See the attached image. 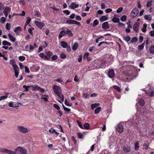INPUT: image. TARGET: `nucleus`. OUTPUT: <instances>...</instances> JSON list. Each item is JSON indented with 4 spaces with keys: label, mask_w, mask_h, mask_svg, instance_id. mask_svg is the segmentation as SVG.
<instances>
[{
    "label": "nucleus",
    "mask_w": 154,
    "mask_h": 154,
    "mask_svg": "<svg viewBox=\"0 0 154 154\" xmlns=\"http://www.w3.org/2000/svg\"><path fill=\"white\" fill-rule=\"evenodd\" d=\"M10 40L13 42H15L16 40L15 38L13 36L11 33H9L8 35Z\"/></svg>",
    "instance_id": "412c9836"
},
{
    "label": "nucleus",
    "mask_w": 154,
    "mask_h": 154,
    "mask_svg": "<svg viewBox=\"0 0 154 154\" xmlns=\"http://www.w3.org/2000/svg\"><path fill=\"white\" fill-rule=\"evenodd\" d=\"M113 87L114 89L117 90V91L119 92H120L121 91L120 88L117 85H114L113 86Z\"/></svg>",
    "instance_id": "09e8293b"
},
{
    "label": "nucleus",
    "mask_w": 154,
    "mask_h": 154,
    "mask_svg": "<svg viewBox=\"0 0 154 154\" xmlns=\"http://www.w3.org/2000/svg\"><path fill=\"white\" fill-rule=\"evenodd\" d=\"M145 44V42H144L142 44L139 45L138 47V49L140 50H142L144 47Z\"/></svg>",
    "instance_id": "2f4dec72"
},
{
    "label": "nucleus",
    "mask_w": 154,
    "mask_h": 154,
    "mask_svg": "<svg viewBox=\"0 0 154 154\" xmlns=\"http://www.w3.org/2000/svg\"><path fill=\"white\" fill-rule=\"evenodd\" d=\"M89 124L87 123H85L83 125L84 128L86 129H88L89 128Z\"/></svg>",
    "instance_id": "de8ad7c7"
},
{
    "label": "nucleus",
    "mask_w": 154,
    "mask_h": 154,
    "mask_svg": "<svg viewBox=\"0 0 154 154\" xmlns=\"http://www.w3.org/2000/svg\"><path fill=\"white\" fill-rule=\"evenodd\" d=\"M99 24V22L97 20H94L93 23V24L92 27H95L97 25Z\"/></svg>",
    "instance_id": "4c0bfd02"
},
{
    "label": "nucleus",
    "mask_w": 154,
    "mask_h": 154,
    "mask_svg": "<svg viewBox=\"0 0 154 154\" xmlns=\"http://www.w3.org/2000/svg\"><path fill=\"white\" fill-rule=\"evenodd\" d=\"M127 16L126 15H124L122 16L121 18V20L122 21H125L127 19Z\"/></svg>",
    "instance_id": "8fccbe9b"
},
{
    "label": "nucleus",
    "mask_w": 154,
    "mask_h": 154,
    "mask_svg": "<svg viewBox=\"0 0 154 154\" xmlns=\"http://www.w3.org/2000/svg\"><path fill=\"white\" fill-rule=\"evenodd\" d=\"M139 10L136 7L134 8L130 14V16L132 18H135L137 15L139 13Z\"/></svg>",
    "instance_id": "7ed1b4c3"
},
{
    "label": "nucleus",
    "mask_w": 154,
    "mask_h": 154,
    "mask_svg": "<svg viewBox=\"0 0 154 154\" xmlns=\"http://www.w3.org/2000/svg\"><path fill=\"white\" fill-rule=\"evenodd\" d=\"M34 29V28L33 27H32L28 29V32L30 34L32 35V31Z\"/></svg>",
    "instance_id": "603ef678"
},
{
    "label": "nucleus",
    "mask_w": 154,
    "mask_h": 154,
    "mask_svg": "<svg viewBox=\"0 0 154 154\" xmlns=\"http://www.w3.org/2000/svg\"><path fill=\"white\" fill-rule=\"evenodd\" d=\"M19 60L22 61H24L25 60V57L23 56H20L19 57Z\"/></svg>",
    "instance_id": "5fc2aeb1"
},
{
    "label": "nucleus",
    "mask_w": 154,
    "mask_h": 154,
    "mask_svg": "<svg viewBox=\"0 0 154 154\" xmlns=\"http://www.w3.org/2000/svg\"><path fill=\"white\" fill-rule=\"evenodd\" d=\"M146 95L149 96H153L154 94V91L150 89L149 91H147L146 92Z\"/></svg>",
    "instance_id": "f8f14e48"
},
{
    "label": "nucleus",
    "mask_w": 154,
    "mask_h": 154,
    "mask_svg": "<svg viewBox=\"0 0 154 154\" xmlns=\"http://www.w3.org/2000/svg\"><path fill=\"white\" fill-rule=\"evenodd\" d=\"M13 67L14 68V72L18 71L19 68L16 65H15V66H13Z\"/></svg>",
    "instance_id": "6e6d98bb"
},
{
    "label": "nucleus",
    "mask_w": 154,
    "mask_h": 154,
    "mask_svg": "<svg viewBox=\"0 0 154 154\" xmlns=\"http://www.w3.org/2000/svg\"><path fill=\"white\" fill-rule=\"evenodd\" d=\"M138 40L137 38L136 37H134L131 38L130 42L131 43H135Z\"/></svg>",
    "instance_id": "f704fd0d"
},
{
    "label": "nucleus",
    "mask_w": 154,
    "mask_h": 154,
    "mask_svg": "<svg viewBox=\"0 0 154 154\" xmlns=\"http://www.w3.org/2000/svg\"><path fill=\"white\" fill-rule=\"evenodd\" d=\"M115 75L114 71L113 69H109L108 72V75L110 78H113Z\"/></svg>",
    "instance_id": "9d476101"
},
{
    "label": "nucleus",
    "mask_w": 154,
    "mask_h": 154,
    "mask_svg": "<svg viewBox=\"0 0 154 154\" xmlns=\"http://www.w3.org/2000/svg\"><path fill=\"white\" fill-rule=\"evenodd\" d=\"M21 30V28L20 26H17L14 28V31L16 35H19Z\"/></svg>",
    "instance_id": "9b49d317"
},
{
    "label": "nucleus",
    "mask_w": 154,
    "mask_h": 154,
    "mask_svg": "<svg viewBox=\"0 0 154 154\" xmlns=\"http://www.w3.org/2000/svg\"><path fill=\"white\" fill-rule=\"evenodd\" d=\"M131 39V37L129 35H126L123 37V39L126 42H128Z\"/></svg>",
    "instance_id": "bb28decb"
},
{
    "label": "nucleus",
    "mask_w": 154,
    "mask_h": 154,
    "mask_svg": "<svg viewBox=\"0 0 154 154\" xmlns=\"http://www.w3.org/2000/svg\"><path fill=\"white\" fill-rule=\"evenodd\" d=\"M77 124H78L79 126V127L82 128V129H83V127L82 126V123L79 120H78L77 121Z\"/></svg>",
    "instance_id": "3c124183"
},
{
    "label": "nucleus",
    "mask_w": 154,
    "mask_h": 154,
    "mask_svg": "<svg viewBox=\"0 0 154 154\" xmlns=\"http://www.w3.org/2000/svg\"><path fill=\"white\" fill-rule=\"evenodd\" d=\"M57 99L58 100V101L61 103H62L64 100L63 97H57Z\"/></svg>",
    "instance_id": "58836bf2"
},
{
    "label": "nucleus",
    "mask_w": 154,
    "mask_h": 154,
    "mask_svg": "<svg viewBox=\"0 0 154 154\" xmlns=\"http://www.w3.org/2000/svg\"><path fill=\"white\" fill-rule=\"evenodd\" d=\"M6 153L9 154H16L15 152L7 149L6 150Z\"/></svg>",
    "instance_id": "5701e85b"
},
{
    "label": "nucleus",
    "mask_w": 154,
    "mask_h": 154,
    "mask_svg": "<svg viewBox=\"0 0 154 154\" xmlns=\"http://www.w3.org/2000/svg\"><path fill=\"white\" fill-rule=\"evenodd\" d=\"M138 118L137 119V118H136L135 119V123H136V124H135V125H136V126H138V125H137V122H138V124H140V123H142V124H143V120L142 119H139L140 118V117L139 116H138Z\"/></svg>",
    "instance_id": "2eb2a0df"
},
{
    "label": "nucleus",
    "mask_w": 154,
    "mask_h": 154,
    "mask_svg": "<svg viewBox=\"0 0 154 154\" xmlns=\"http://www.w3.org/2000/svg\"><path fill=\"white\" fill-rule=\"evenodd\" d=\"M6 29L7 30H9L11 28V24L10 23H7L6 25Z\"/></svg>",
    "instance_id": "13d9d810"
},
{
    "label": "nucleus",
    "mask_w": 154,
    "mask_h": 154,
    "mask_svg": "<svg viewBox=\"0 0 154 154\" xmlns=\"http://www.w3.org/2000/svg\"><path fill=\"white\" fill-rule=\"evenodd\" d=\"M53 106L54 107L57 109L59 110L60 109V107L57 104H54Z\"/></svg>",
    "instance_id": "774afa93"
},
{
    "label": "nucleus",
    "mask_w": 154,
    "mask_h": 154,
    "mask_svg": "<svg viewBox=\"0 0 154 154\" xmlns=\"http://www.w3.org/2000/svg\"><path fill=\"white\" fill-rule=\"evenodd\" d=\"M140 23L138 22H136L134 24L133 26V29L134 31L138 32L139 30Z\"/></svg>",
    "instance_id": "0eeeda50"
},
{
    "label": "nucleus",
    "mask_w": 154,
    "mask_h": 154,
    "mask_svg": "<svg viewBox=\"0 0 154 154\" xmlns=\"http://www.w3.org/2000/svg\"><path fill=\"white\" fill-rule=\"evenodd\" d=\"M147 26V25L146 24L144 23L143 24V28L142 29V30H141L143 32H146Z\"/></svg>",
    "instance_id": "e433bc0d"
},
{
    "label": "nucleus",
    "mask_w": 154,
    "mask_h": 154,
    "mask_svg": "<svg viewBox=\"0 0 154 154\" xmlns=\"http://www.w3.org/2000/svg\"><path fill=\"white\" fill-rule=\"evenodd\" d=\"M34 23L40 29H41L45 25V24L43 23L37 21H35Z\"/></svg>",
    "instance_id": "6e6552de"
},
{
    "label": "nucleus",
    "mask_w": 154,
    "mask_h": 154,
    "mask_svg": "<svg viewBox=\"0 0 154 154\" xmlns=\"http://www.w3.org/2000/svg\"><path fill=\"white\" fill-rule=\"evenodd\" d=\"M123 151L126 153L129 152L130 151V148L129 147H124L123 148Z\"/></svg>",
    "instance_id": "cd10ccee"
},
{
    "label": "nucleus",
    "mask_w": 154,
    "mask_h": 154,
    "mask_svg": "<svg viewBox=\"0 0 154 154\" xmlns=\"http://www.w3.org/2000/svg\"><path fill=\"white\" fill-rule=\"evenodd\" d=\"M16 151H19L20 154H28L26 149L20 146H18L15 149Z\"/></svg>",
    "instance_id": "20e7f679"
},
{
    "label": "nucleus",
    "mask_w": 154,
    "mask_h": 154,
    "mask_svg": "<svg viewBox=\"0 0 154 154\" xmlns=\"http://www.w3.org/2000/svg\"><path fill=\"white\" fill-rule=\"evenodd\" d=\"M108 19V18L107 17L105 16H102L100 18V21L101 22H103L105 21H106Z\"/></svg>",
    "instance_id": "393cba45"
},
{
    "label": "nucleus",
    "mask_w": 154,
    "mask_h": 154,
    "mask_svg": "<svg viewBox=\"0 0 154 154\" xmlns=\"http://www.w3.org/2000/svg\"><path fill=\"white\" fill-rule=\"evenodd\" d=\"M5 7L3 4L0 2V11H2L3 9H4Z\"/></svg>",
    "instance_id": "680f3d73"
},
{
    "label": "nucleus",
    "mask_w": 154,
    "mask_h": 154,
    "mask_svg": "<svg viewBox=\"0 0 154 154\" xmlns=\"http://www.w3.org/2000/svg\"><path fill=\"white\" fill-rule=\"evenodd\" d=\"M46 57L48 58L47 59V60H49L51 56L53 55V53L51 51H49L46 53Z\"/></svg>",
    "instance_id": "dca6fc26"
},
{
    "label": "nucleus",
    "mask_w": 154,
    "mask_h": 154,
    "mask_svg": "<svg viewBox=\"0 0 154 154\" xmlns=\"http://www.w3.org/2000/svg\"><path fill=\"white\" fill-rule=\"evenodd\" d=\"M35 15H36L37 17H40L41 15L39 11H36L35 12Z\"/></svg>",
    "instance_id": "49530a36"
},
{
    "label": "nucleus",
    "mask_w": 154,
    "mask_h": 154,
    "mask_svg": "<svg viewBox=\"0 0 154 154\" xmlns=\"http://www.w3.org/2000/svg\"><path fill=\"white\" fill-rule=\"evenodd\" d=\"M15 63V60L14 59H12L10 60V64L12 66H15L16 64H14Z\"/></svg>",
    "instance_id": "052dcab7"
},
{
    "label": "nucleus",
    "mask_w": 154,
    "mask_h": 154,
    "mask_svg": "<svg viewBox=\"0 0 154 154\" xmlns=\"http://www.w3.org/2000/svg\"><path fill=\"white\" fill-rule=\"evenodd\" d=\"M66 23L67 24H75L79 26H80L81 25V23L79 22L74 20L68 19L66 20Z\"/></svg>",
    "instance_id": "39448f33"
},
{
    "label": "nucleus",
    "mask_w": 154,
    "mask_h": 154,
    "mask_svg": "<svg viewBox=\"0 0 154 154\" xmlns=\"http://www.w3.org/2000/svg\"><path fill=\"white\" fill-rule=\"evenodd\" d=\"M19 104L22 105V103L18 102H14L11 101L9 102L8 106L10 107L16 108V107H18L19 106L18 105Z\"/></svg>",
    "instance_id": "423d86ee"
},
{
    "label": "nucleus",
    "mask_w": 154,
    "mask_h": 154,
    "mask_svg": "<svg viewBox=\"0 0 154 154\" xmlns=\"http://www.w3.org/2000/svg\"><path fill=\"white\" fill-rule=\"evenodd\" d=\"M99 105V103H95L91 104V109H93L95 108L98 106Z\"/></svg>",
    "instance_id": "473e14b6"
},
{
    "label": "nucleus",
    "mask_w": 154,
    "mask_h": 154,
    "mask_svg": "<svg viewBox=\"0 0 154 154\" xmlns=\"http://www.w3.org/2000/svg\"><path fill=\"white\" fill-rule=\"evenodd\" d=\"M49 131L51 133H55L57 135H58L59 134V133L57 132L53 128H51V129H49Z\"/></svg>",
    "instance_id": "a19ab883"
},
{
    "label": "nucleus",
    "mask_w": 154,
    "mask_h": 154,
    "mask_svg": "<svg viewBox=\"0 0 154 154\" xmlns=\"http://www.w3.org/2000/svg\"><path fill=\"white\" fill-rule=\"evenodd\" d=\"M149 51L151 54H154V46H152L149 48Z\"/></svg>",
    "instance_id": "c03bdc74"
},
{
    "label": "nucleus",
    "mask_w": 154,
    "mask_h": 154,
    "mask_svg": "<svg viewBox=\"0 0 154 154\" xmlns=\"http://www.w3.org/2000/svg\"><path fill=\"white\" fill-rule=\"evenodd\" d=\"M32 86H26L25 85H24L23 86V88H25V90L26 91H27L28 90V88H30L31 87H32Z\"/></svg>",
    "instance_id": "69168bd1"
},
{
    "label": "nucleus",
    "mask_w": 154,
    "mask_h": 154,
    "mask_svg": "<svg viewBox=\"0 0 154 154\" xmlns=\"http://www.w3.org/2000/svg\"><path fill=\"white\" fill-rule=\"evenodd\" d=\"M39 57L43 59H46L47 60V59H48L46 57V55L43 53H40L39 54Z\"/></svg>",
    "instance_id": "72a5a7b5"
},
{
    "label": "nucleus",
    "mask_w": 154,
    "mask_h": 154,
    "mask_svg": "<svg viewBox=\"0 0 154 154\" xmlns=\"http://www.w3.org/2000/svg\"><path fill=\"white\" fill-rule=\"evenodd\" d=\"M112 21L115 23H118L119 22L120 20L119 18L116 17H113L112 20Z\"/></svg>",
    "instance_id": "b1692460"
},
{
    "label": "nucleus",
    "mask_w": 154,
    "mask_h": 154,
    "mask_svg": "<svg viewBox=\"0 0 154 154\" xmlns=\"http://www.w3.org/2000/svg\"><path fill=\"white\" fill-rule=\"evenodd\" d=\"M149 146V144L148 141H146L145 143L143 145V146H144L143 149L147 150Z\"/></svg>",
    "instance_id": "4be33fe9"
},
{
    "label": "nucleus",
    "mask_w": 154,
    "mask_h": 154,
    "mask_svg": "<svg viewBox=\"0 0 154 154\" xmlns=\"http://www.w3.org/2000/svg\"><path fill=\"white\" fill-rule=\"evenodd\" d=\"M134 119H132L131 120H130L129 121H128L127 122V124H129L130 123L131 124V125H134V126H136V125H135V124H134Z\"/></svg>",
    "instance_id": "c9c22d12"
},
{
    "label": "nucleus",
    "mask_w": 154,
    "mask_h": 154,
    "mask_svg": "<svg viewBox=\"0 0 154 154\" xmlns=\"http://www.w3.org/2000/svg\"><path fill=\"white\" fill-rule=\"evenodd\" d=\"M52 87L54 93L56 94L58 96H60L61 91L60 88L55 85H53Z\"/></svg>",
    "instance_id": "f03ea898"
},
{
    "label": "nucleus",
    "mask_w": 154,
    "mask_h": 154,
    "mask_svg": "<svg viewBox=\"0 0 154 154\" xmlns=\"http://www.w3.org/2000/svg\"><path fill=\"white\" fill-rule=\"evenodd\" d=\"M66 57V55L63 53H61L60 54V57L61 59H65Z\"/></svg>",
    "instance_id": "338daca9"
},
{
    "label": "nucleus",
    "mask_w": 154,
    "mask_h": 154,
    "mask_svg": "<svg viewBox=\"0 0 154 154\" xmlns=\"http://www.w3.org/2000/svg\"><path fill=\"white\" fill-rule=\"evenodd\" d=\"M109 28L108 23L107 22H104L102 24V28L104 29H106Z\"/></svg>",
    "instance_id": "ddd939ff"
},
{
    "label": "nucleus",
    "mask_w": 154,
    "mask_h": 154,
    "mask_svg": "<svg viewBox=\"0 0 154 154\" xmlns=\"http://www.w3.org/2000/svg\"><path fill=\"white\" fill-rule=\"evenodd\" d=\"M149 16H150V15H145L144 16V18L146 20H151L152 19L151 17H149Z\"/></svg>",
    "instance_id": "ea45409f"
},
{
    "label": "nucleus",
    "mask_w": 154,
    "mask_h": 154,
    "mask_svg": "<svg viewBox=\"0 0 154 154\" xmlns=\"http://www.w3.org/2000/svg\"><path fill=\"white\" fill-rule=\"evenodd\" d=\"M101 109V107H98L97 108L94 110V113L95 114H98L100 112Z\"/></svg>",
    "instance_id": "7c9ffc66"
},
{
    "label": "nucleus",
    "mask_w": 154,
    "mask_h": 154,
    "mask_svg": "<svg viewBox=\"0 0 154 154\" xmlns=\"http://www.w3.org/2000/svg\"><path fill=\"white\" fill-rule=\"evenodd\" d=\"M17 128V130L19 132L23 134L28 133L29 131V129L28 128L25 127L23 126L18 125Z\"/></svg>",
    "instance_id": "f257e3e1"
},
{
    "label": "nucleus",
    "mask_w": 154,
    "mask_h": 154,
    "mask_svg": "<svg viewBox=\"0 0 154 154\" xmlns=\"http://www.w3.org/2000/svg\"><path fill=\"white\" fill-rule=\"evenodd\" d=\"M79 4H76L75 2L72 3L71 5V8L74 9L79 7Z\"/></svg>",
    "instance_id": "6ab92c4d"
},
{
    "label": "nucleus",
    "mask_w": 154,
    "mask_h": 154,
    "mask_svg": "<svg viewBox=\"0 0 154 154\" xmlns=\"http://www.w3.org/2000/svg\"><path fill=\"white\" fill-rule=\"evenodd\" d=\"M65 32H66V35H67L70 37L72 36L73 35L71 31L69 29H67Z\"/></svg>",
    "instance_id": "aec40b11"
},
{
    "label": "nucleus",
    "mask_w": 154,
    "mask_h": 154,
    "mask_svg": "<svg viewBox=\"0 0 154 154\" xmlns=\"http://www.w3.org/2000/svg\"><path fill=\"white\" fill-rule=\"evenodd\" d=\"M152 2V0H149L147 1V2L146 7L148 8L151 6Z\"/></svg>",
    "instance_id": "79ce46f5"
},
{
    "label": "nucleus",
    "mask_w": 154,
    "mask_h": 154,
    "mask_svg": "<svg viewBox=\"0 0 154 154\" xmlns=\"http://www.w3.org/2000/svg\"><path fill=\"white\" fill-rule=\"evenodd\" d=\"M116 130L119 133H121L124 131V128L121 124H118L116 128Z\"/></svg>",
    "instance_id": "1a4fd4ad"
},
{
    "label": "nucleus",
    "mask_w": 154,
    "mask_h": 154,
    "mask_svg": "<svg viewBox=\"0 0 154 154\" xmlns=\"http://www.w3.org/2000/svg\"><path fill=\"white\" fill-rule=\"evenodd\" d=\"M2 45H4L5 46V45H8V46H11V44L8 42L7 41L4 40L2 42Z\"/></svg>",
    "instance_id": "c756f323"
},
{
    "label": "nucleus",
    "mask_w": 154,
    "mask_h": 154,
    "mask_svg": "<svg viewBox=\"0 0 154 154\" xmlns=\"http://www.w3.org/2000/svg\"><path fill=\"white\" fill-rule=\"evenodd\" d=\"M61 45L63 48H65L67 47V44L64 41H62L61 42Z\"/></svg>",
    "instance_id": "c85d7f7f"
},
{
    "label": "nucleus",
    "mask_w": 154,
    "mask_h": 154,
    "mask_svg": "<svg viewBox=\"0 0 154 154\" xmlns=\"http://www.w3.org/2000/svg\"><path fill=\"white\" fill-rule=\"evenodd\" d=\"M139 142L138 141H137L134 144V149L135 150H137L139 148Z\"/></svg>",
    "instance_id": "37998d69"
},
{
    "label": "nucleus",
    "mask_w": 154,
    "mask_h": 154,
    "mask_svg": "<svg viewBox=\"0 0 154 154\" xmlns=\"http://www.w3.org/2000/svg\"><path fill=\"white\" fill-rule=\"evenodd\" d=\"M58 58V56L57 55H53L51 59L52 60H54L57 59Z\"/></svg>",
    "instance_id": "0e129e2a"
},
{
    "label": "nucleus",
    "mask_w": 154,
    "mask_h": 154,
    "mask_svg": "<svg viewBox=\"0 0 154 154\" xmlns=\"http://www.w3.org/2000/svg\"><path fill=\"white\" fill-rule=\"evenodd\" d=\"M66 35V32L64 30H63L61 31L59 34V35L58 36L59 39H60L61 38H62L63 36Z\"/></svg>",
    "instance_id": "a211bd4d"
},
{
    "label": "nucleus",
    "mask_w": 154,
    "mask_h": 154,
    "mask_svg": "<svg viewBox=\"0 0 154 154\" xmlns=\"http://www.w3.org/2000/svg\"><path fill=\"white\" fill-rule=\"evenodd\" d=\"M137 100H138V103L140 104V105L142 106H143L145 104V102L144 100H143L141 98H139L137 99Z\"/></svg>",
    "instance_id": "4468645a"
},
{
    "label": "nucleus",
    "mask_w": 154,
    "mask_h": 154,
    "mask_svg": "<svg viewBox=\"0 0 154 154\" xmlns=\"http://www.w3.org/2000/svg\"><path fill=\"white\" fill-rule=\"evenodd\" d=\"M78 46V44L77 42L74 43L73 45L72 46V49L73 51H75Z\"/></svg>",
    "instance_id": "a878e982"
},
{
    "label": "nucleus",
    "mask_w": 154,
    "mask_h": 154,
    "mask_svg": "<svg viewBox=\"0 0 154 154\" xmlns=\"http://www.w3.org/2000/svg\"><path fill=\"white\" fill-rule=\"evenodd\" d=\"M123 10V8L122 7L119 8L117 10L116 12L117 13H120Z\"/></svg>",
    "instance_id": "4d7b16f0"
},
{
    "label": "nucleus",
    "mask_w": 154,
    "mask_h": 154,
    "mask_svg": "<svg viewBox=\"0 0 154 154\" xmlns=\"http://www.w3.org/2000/svg\"><path fill=\"white\" fill-rule=\"evenodd\" d=\"M27 20L26 21L25 23H26L27 24H28L30 23V21H31V19L30 17H27Z\"/></svg>",
    "instance_id": "e2e57ef3"
},
{
    "label": "nucleus",
    "mask_w": 154,
    "mask_h": 154,
    "mask_svg": "<svg viewBox=\"0 0 154 154\" xmlns=\"http://www.w3.org/2000/svg\"><path fill=\"white\" fill-rule=\"evenodd\" d=\"M64 103L65 105L68 106H71L72 105L71 103L68 101L66 100H65Z\"/></svg>",
    "instance_id": "a18cd8bd"
},
{
    "label": "nucleus",
    "mask_w": 154,
    "mask_h": 154,
    "mask_svg": "<svg viewBox=\"0 0 154 154\" xmlns=\"http://www.w3.org/2000/svg\"><path fill=\"white\" fill-rule=\"evenodd\" d=\"M6 19L4 17H2L0 19V21L2 23H4Z\"/></svg>",
    "instance_id": "864d4df0"
},
{
    "label": "nucleus",
    "mask_w": 154,
    "mask_h": 154,
    "mask_svg": "<svg viewBox=\"0 0 154 154\" xmlns=\"http://www.w3.org/2000/svg\"><path fill=\"white\" fill-rule=\"evenodd\" d=\"M63 12L65 14H66L67 15H69L70 13V11H69L67 10L63 11Z\"/></svg>",
    "instance_id": "bf43d9fd"
},
{
    "label": "nucleus",
    "mask_w": 154,
    "mask_h": 154,
    "mask_svg": "<svg viewBox=\"0 0 154 154\" xmlns=\"http://www.w3.org/2000/svg\"><path fill=\"white\" fill-rule=\"evenodd\" d=\"M11 10V9L10 7H5L4 8L3 13H9Z\"/></svg>",
    "instance_id": "f3484780"
}]
</instances>
